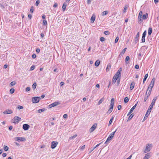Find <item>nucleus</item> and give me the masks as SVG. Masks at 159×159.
Listing matches in <instances>:
<instances>
[{
    "label": "nucleus",
    "instance_id": "17",
    "mask_svg": "<svg viewBox=\"0 0 159 159\" xmlns=\"http://www.w3.org/2000/svg\"><path fill=\"white\" fill-rule=\"evenodd\" d=\"M122 71L121 68H120L118 70V71L116 72L115 75L120 77V73Z\"/></svg>",
    "mask_w": 159,
    "mask_h": 159
},
{
    "label": "nucleus",
    "instance_id": "4",
    "mask_svg": "<svg viewBox=\"0 0 159 159\" xmlns=\"http://www.w3.org/2000/svg\"><path fill=\"white\" fill-rule=\"evenodd\" d=\"M40 98L39 97H33L32 99V102L34 103H37L40 100Z\"/></svg>",
    "mask_w": 159,
    "mask_h": 159
},
{
    "label": "nucleus",
    "instance_id": "41",
    "mask_svg": "<svg viewBox=\"0 0 159 159\" xmlns=\"http://www.w3.org/2000/svg\"><path fill=\"white\" fill-rule=\"evenodd\" d=\"M104 34L106 35H108L110 34V32L108 31H106L104 32Z\"/></svg>",
    "mask_w": 159,
    "mask_h": 159
},
{
    "label": "nucleus",
    "instance_id": "49",
    "mask_svg": "<svg viewBox=\"0 0 159 159\" xmlns=\"http://www.w3.org/2000/svg\"><path fill=\"white\" fill-rule=\"evenodd\" d=\"M43 25H45L47 24V22L46 20H44L43 22Z\"/></svg>",
    "mask_w": 159,
    "mask_h": 159
},
{
    "label": "nucleus",
    "instance_id": "32",
    "mask_svg": "<svg viewBox=\"0 0 159 159\" xmlns=\"http://www.w3.org/2000/svg\"><path fill=\"white\" fill-rule=\"evenodd\" d=\"M111 65L110 64H108L107 65V66L106 69V70L107 71H108L111 68Z\"/></svg>",
    "mask_w": 159,
    "mask_h": 159
},
{
    "label": "nucleus",
    "instance_id": "64",
    "mask_svg": "<svg viewBox=\"0 0 159 159\" xmlns=\"http://www.w3.org/2000/svg\"><path fill=\"white\" fill-rule=\"evenodd\" d=\"M7 154L6 153H3L2 156L3 157H6L7 156Z\"/></svg>",
    "mask_w": 159,
    "mask_h": 159
},
{
    "label": "nucleus",
    "instance_id": "19",
    "mask_svg": "<svg viewBox=\"0 0 159 159\" xmlns=\"http://www.w3.org/2000/svg\"><path fill=\"white\" fill-rule=\"evenodd\" d=\"M134 85L135 84L134 82H132L131 83L130 87V90H132L134 89Z\"/></svg>",
    "mask_w": 159,
    "mask_h": 159
},
{
    "label": "nucleus",
    "instance_id": "21",
    "mask_svg": "<svg viewBox=\"0 0 159 159\" xmlns=\"http://www.w3.org/2000/svg\"><path fill=\"white\" fill-rule=\"evenodd\" d=\"M66 6L67 5L66 3L64 2L63 3L62 7V10L63 11H64L65 10L66 8Z\"/></svg>",
    "mask_w": 159,
    "mask_h": 159
},
{
    "label": "nucleus",
    "instance_id": "13",
    "mask_svg": "<svg viewBox=\"0 0 159 159\" xmlns=\"http://www.w3.org/2000/svg\"><path fill=\"white\" fill-rule=\"evenodd\" d=\"M30 127V125H29L26 124H24L23 125V128L25 130H28Z\"/></svg>",
    "mask_w": 159,
    "mask_h": 159
},
{
    "label": "nucleus",
    "instance_id": "9",
    "mask_svg": "<svg viewBox=\"0 0 159 159\" xmlns=\"http://www.w3.org/2000/svg\"><path fill=\"white\" fill-rule=\"evenodd\" d=\"M146 31L145 30L142 36V42L144 43L145 42V37L146 34Z\"/></svg>",
    "mask_w": 159,
    "mask_h": 159
},
{
    "label": "nucleus",
    "instance_id": "38",
    "mask_svg": "<svg viewBox=\"0 0 159 159\" xmlns=\"http://www.w3.org/2000/svg\"><path fill=\"white\" fill-rule=\"evenodd\" d=\"M15 91V89H11L10 90V92L12 94L14 93Z\"/></svg>",
    "mask_w": 159,
    "mask_h": 159
},
{
    "label": "nucleus",
    "instance_id": "47",
    "mask_svg": "<svg viewBox=\"0 0 159 159\" xmlns=\"http://www.w3.org/2000/svg\"><path fill=\"white\" fill-rule=\"evenodd\" d=\"M135 107L133 106L131 109L129 111H130V112H132L133 111H134V110L135 109Z\"/></svg>",
    "mask_w": 159,
    "mask_h": 159
},
{
    "label": "nucleus",
    "instance_id": "36",
    "mask_svg": "<svg viewBox=\"0 0 159 159\" xmlns=\"http://www.w3.org/2000/svg\"><path fill=\"white\" fill-rule=\"evenodd\" d=\"M129 100V99L127 97L125 98H124V101L125 103H127L128 102Z\"/></svg>",
    "mask_w": 159,
    "mask_h": 159
},
{
    "label": "nucleus",
    "instance_id": "11",
    "mask_svg": "<svg viewBox=\"0 0 159 159\" xmlns=\"http://www.w3.org/2000/svg\"><path fill=\"white\" fill-rule=\"evenodd\" d=\"M157 99V97H154L153 98V99L152 100V102L149 106V107L152 108L153 106L154 105Z\"/></svg>",
    "mask_w": 159,
    "mask_h": 159
},
{
    "label": "nucleus",
    "instance_id": "34",
    "mask_svg": "<svg viewBox=\"0 0 159 159\" xmlns=\"http://www.w3.org/2000/svg\"><path fill=\"white\" fill-rule=\"evenodd\" d=\"M114 118V116H112L111 117V119L109 121V124H108L109 126L112 123V120H113Z\"/></svg>",
    "mask_w": 159,
    "mask_h": 159
},
{
    "label": "nucleus",
    "instance_id": "10",
    "mask_svg": "<svg viewBox=\"0 0 159 159\" xmlns=\"http://www.w3.org/2000/svg\"><path fill=\"white\" fill-rule=\"evenodd\" d=\"M97 126V124H94L90 128L89 130V132L90 133L93 132L96 128Z\"/></svg>",
    "mask_w": 159,
    "mask_h": 159
},
{
    "label": "nucleus",
    "instance_id": "39",
    "mask_svg": "<svg viewBox=\"0 0 159 159\" xmlns=\"http://www.w3.org/2000/svg\"><path fill=\"white\" fill-rule=\"evenodd\" d=\"M126 49H127V48H124L122 50V52H121L120 53H121V54H122L123 55L124 54V53H125V52Z\"/></svg>",
    "mask_w": 159,
    "mask_h": 159
},
{
    "label": "nucleus",
    "instance_id": "54",
    "mask_svg": "<svg viewBox=\"0 0 159 159\" xmlns=\"http://www.w3.org/2000/svg\"><path fill=\"white\" fill-rule=\"evenodd\" d=\"M32 57L33 58H34V59L36 57V55L35 54H33L32 55Z\"/></svg>",
    "mask_w": 159,
    "mask_h": 159
},
{
    "label": "nucleus",
    "instance_id": "18",
    "mask_svg": "<svg viewBox=\"0 0 159 159\" xmlns=\"http://www.w3.org/2000/svg\"><path fill=\"white\" fill-rule=\"evenodd\" d=\"M139 35V32H138L137 33V34H136L135 38V41L136 42V43L137 42H138V41Z\"/></svg>",
    "mask_w": 159,
    "mask_h": 159
},
{
    "label": "nucleus",
    "instance_id": "5",
    "mask_svg": "<svg viewBox=\"0 0 159 159\" xmlns=\"http://www.w3.org/2000/svg\"><path fill=\"white\" fill-rule=\"evenodd\" d=\"M21 118L18 116H15L13 120V122L14 123H18L20 120Z\"/></svg>",
    "mask_w": 159,
    "mask_h": 159
},
{
    "label": "nucleus",
    "instance_id": "50",
    "mask_svg": "<svg viewBox=\"0 0 159 159\" xmlns=\"http://www.w3.org/2000/svg\"><path fill=\"white\" fill-rule=\"evenodd\" d=\"M142 16H143V12L142 11H140L139 12V17H140Z\"/></svg>",
    "mask_w": 159,
    "mask_h": 159
},
{
    "label": "nucleus",
    "instance_id": "44",
    "mask_svg": "<svg viewBox=\"0 0 159 159\" xmlns=\"http://www.w3.org/2000/svg\"><path fill=\"white\" fill-rule=\"evenodd\" d=\"M148 114H145V116L143 119V121H144V120H145L147 119V118L148 117Z\"/></svg>",
    "mask_w": 159,
    "mask_h": 159
},
{
    "label": "nucleus",
    "instance_id": "7",
    "mask_svg": "<svg viewBox=\"0 0 159 159\" xmlns=\"http://www.w3.org/2000/svg\"><path fill=\"white\" fill-rule=\"evenodd\" d=\"M15 140L17 141H24L26 140V139L24 137H16L15 138Z\"/></svg>",
    "mask_w": 159,
    "mask_h": 159
},
{
    "label": "nucleus",
    "instance_id": "16",
    "mask_svg": "<svg viewBox=\"0 0 159 159\" xmlns=\"http://www.w3.org/2000/svg\"><path fill=\"white\" fill-rule=\"evenodd\" d=\"M151 154L150 153H148L146 154L143 159H148L151 157Z\"/></svg>",
    "mask_w": 159,
    "mask_h": 159
},
{
    "label": "nucleus",
    "instance_id": "60",
    "mask_svg": "<svg viewBox=\"0 0 159 159\" xmlns=\"http://www.w3.org/2000/svg\"><path fill=\"white\" fill-rule=\"evenodd\" d=\"M148 89H147V92H146V94H145V95L147 96H148V97H149L150 95H149V94H148Z\"/></svg>",
    "mask_w": 159,
    "mask_h": 159
},
{
    "label": "nucleus",
    "instance_id": "55",
    "mask_svg": "<svg viewBox=\"0 0 159 159\" xmlns=\"http://www.w3.org/2000/svg\"><path fill=\"white\" fill-rule=\"evenodd\" d=\"M67 116V115L66 114H65L63 116V117L64 118H66Z\"/></svg>",
    "mask_w": 159,
    "mask_h": 159
},
{
    "label": "nucleus",
    "instance_id": "48",
    "mask_svg": "<svg viewBox=\"0 0 159 159\" xmlns=\"http://www.w3.org/2000/svg\"><path fill=\"white\" fill-rule=\"evenodd\" d=\"M148 97H148V96H147L145 95V97H144V101L145 102L147 100L148 98Z\"/></svg>",
    "mask_w": 159,
    "mask_h": 159
},
{
    "label": "nucleus",
    "instance_id": "30",
    "mask_svg": "<svg viewBox=\"0 0 159 159\" xmlns=\"http://www.w3.org/2000/svg\"><path fill=\"white\" fill-rule=\"evenodd\" d=\"M46 109L45 108H43L41 109H39L38 110V112L41 113L42 112H43L45 111Z\"/></svg>",
    "mask_w": 159,
    "mask_h": 159
},
{
    "label": "nucleus",
    "instance_id": "15",
    "mask_svg": "<svg viewBox=\"0 0 159 159\" xmlns=\"http://www.w3.org/2000/svg\"><path fill=\"white\" fill-rule=\"evenodd\" d=\"M119 77H120L118 76L115 75L113 79L112 82L114 83H115L116 80L119 79Z\"/></svg>",
    "mask_w": 159,
    "mask_h": 159
},
{
    "label": "nucleus",
    "instance_id": "57",
    "mask_svg": "<svg viewBox=\"0 0 159 159\" xmlns=\"http://www.w3.org/2000/svg\"><path fill=\"white\" fill-rule=\"evenodd\" d=\"M30 87H27L26 88V91L27 92L29 91L30 90Z\"/></svg>",
    "mask_w": 159,
    "mask_h": 159
},
{
    "label": "nucleus",
    "instance_id": "40",
    "mask_svg": "<svg viewBox=\"0 0 159 159\" xmlns=\"http://www.w3.org/2000/svg\"><path fill=\"white\" fill-rule=\"evenodd\" d=\"M16 84V83L15 81H13L10 84L11 86H13L15 85Z\"/></svg>",
    "mask_w": 159,
    "mask_h": 159
},
{
    "label": "nucleus",
    "instance_id": "8",
    "mask_svg": "<svg viewBox=\"0 0 159 159\" xmlns=\"http://www.w3.org/2000/svg\"><path fill=\"white\" fill-rule=\"evenodd\" d=\"M60 104V102H56L52 104L49 105L48 106L49 108H51L52 107H55Z\"/></svg>",
    "mask_w": 159,
    "mask_h": 159
},
{
    "label": "nucleus",
    "instance_id": "37",
    "mask_svg": "<svg viewBox=\"0 0 159 159\" xmlns=\"http://www.w3.org/2000/svg\"><path fill=\"white\" fill-rule=\"evenodd\" d=\"M4 150L6 151H8L9 150V147L7 146H4Z\"/></svg>",
    "mask_w": 159,
    "mask_h": 159
},
{
    "label": "nucleus",
    "instance_id": "26",
    "mask_svg": "<svg viewBox=\"0 0 159 159\" xmlns=\"http://www.w3.org/2000/svg\"><path fill=\"white\" fill-rule=\"evenodd\" d=\"M148 34L149 35H151L152 32V29L151 27H150L148 30Z\"/></svg>",
    "mask_w": 159,
    "mask_h": 159
},
{
    "label": "nucleus",
    "instance_id": "28",
    "mask_svg": "<svg viewBox=\"0 0 159 159\" xmlns=\"http://www.w3.org/2000/svg\"><path fill=\"white\" fill-rule=\"evenodd\" d=\"M134 116V115L133 114H131L129 116L127 121H128L129 120H130Z\"/></svg>",
    "mask_w": 159,
    "mask_h": 159
},
{
    "label": "nucleus",
    "instance_id": "52",
    "mask_svg": "<svg viewBox=\"0 0 159 159\" xmlns=\"http://www.w3.org/2000/svg\"><path fill=\"white\" fill-rule=\"evenodd\" d=\"M118 40H119V37H117L115 40V43L117 42Z\"/></svg>",
    "mask_w": 159,
    "mask_h": 159
},
{
    "label": "nucleus",
    "instance_id": "20",
    "mask_svg": "<svg viewBox=\"0 0 159 159\" xmlns=\"http://www.w3.org/2000/svg\"><path fill=\"white\" fill-rule=\"evenodd\" d=\"M138 22L139 23H141L143 21V16H142L140 17H139V16H138Z\"/></svg>",
    "mask_w": 159,
    "mask_h": 159
},
{
    "label": "nucleus",
    "instance_id": "51",
    "mask_svg": "<svg viewBox=\"0 0 159 159\" xmlns=\"http://www.w3.org/2000/svg\"><path fill=\"white\" fill-rule=\"evenodd\" d=\"M105 38L103 37H101L100 38V40L101 42H103L105 41Z\"/></svg>",
    "mask_w": 159,
    "mask_h": 159
},
{
    "label": "nucleus",
    "instance_id": "14",
    "mask_svg": "<svg viewBox=\"0 0 159 159\" xmlns=\"http://www.w3.org/2000/svg\"><path fill=\"white\" fill-rule=\"evenodd\" d=\"M13 112L11 110L7 109L3 112V113L5 114H11Z\"/></svg>",
    "mask_w": 159,
    "mask_h": 159
},
{
    "label": "nucleus",
    "instance_id": "27",
    "mask_svg": "<svg viewBox=\"0 0 159 159\" xmlns=\"http://www.w3.org/2000/svg\"><path fill=\"white\" fill-rule=\"evenodd\" d=\"M129 57L128 56H127L125 58V63L126 64H127L128 63H129V62L128 61H129Z\"/></svg>",
    "mask_w": 159,
    "mask_h": 159
},
{
    "label": "nucleus",
    "instance_id": "61",
    "mask_svg": "<svg viewBox=\"0 0 159 159\" xmlns=\"http://www.w3.org/2000/svg\"><path fill=\"white\" fill-rule=\"evenodd\" d=\"M154 0V3L156 4L159 1V0Z\"/></svg>",
    "mask_w": 159,
    "mask_h": 159
},
{
    "label": "nucleus",
    "instance_id": "24",
    "mask_svg": "<svg viewBox=\"0 0 159 159\" xmlns=\"http://www.w3.org/2000/svg\"><path fill=\"white\" fill-rule=\"evenodd\" d=\"M148 14L146 13L145 14H144L143 15V19L144 20L146 19L148 17Z\"/></svg>",
    "mask_w": 159,
    "mask_h": 159
},
{
    "label": "nucleus",
    "instance_id": "42",
    "mask_svg": "<svg viewBox=\"0 0 159 159\" xmlns=\"http://www.w3.org/2000/svg\"><path fill=\"white\" fill-rule=\"evenodd\" d=\"M36 85H37V84H36V83H34L32 85L33 88L34 89H35L36 88Z\"/></svg>",
    "mask_w": 159,
    "mask_h": 159
},
{
    "label": "nucleus",
    "instance_id": "45",
    "mask_svg": "<svg viewBox=\"0 0 159 159\" xmlns=\"http://www.w3.org/2000/svg\"><path fill=\"white\" fill-rule=\"evenodd\" d=\"M17 108L19 109H21L23 108V107L22 106L19 105L17 107Z\"/></svg>",
    "mask_w": 159,
    "mask_h": 159
},
{
    "label": "nucleus",
    "instance_id": "31",
    "mask_svg": "<svg viewBox=\"0 0 159 159\" xmlns=\"http://www.w3.org/2000/svg\"><path fill=\"white\" fill-rule=\"evenodd\" d=\"M77 136V135L75 134L73 136L70 137L69 138V140L73 139H74V138H76Z\"/></svg>",
    "mask_w": 159,
    "mask_h": 159
},
{
    "label": "nucleus",
    "instance_id": "6",
    "mask_svg": "<svg viewBox=\"0 0 159 159\" xmlns=\"http://www.w3.org/2000/svg\"><path fill=\"white\" fill-rule=\"evenodd\" d=\"M155 81V78H153L152 81L151 82V83L149 85V86L148 89H150H150H152V88L153 87L154 84V82Z\"/></svg>",
    "mask_w": 159,
    "mask_h": 159
},
{
    "label": "nucleus",
    "instance_id": "29",
    "mask_svg": "<svg viewBox=\"0 0 159 159\" xmlns=\"http://www.w3.org/2000/svg\"><path fill=\"white\" fill-rule=\"evenodd\" d=\"M152 109V108H151L150 107H149V108L148 109V110L146 113V114H148V115H149L150 114Z\"/></svg>",
    "mask_w": 159,
    "mask_h": 159
},
{
    "label": "nucleus",
    "instance_id": "33",
    "mask_svg": "<svg viewBox=\"0 0 159 159\" xmlns=\"http://www.w3.org/2000/svg\"><path fill=\"white\" fill-rule=\"evenodd\" d=\"M148 74H146L145 75L144 77V78H143V83L146 80L147 78V77H148Z\"/></svg>",
    "mask_w": 159,
    "mask_h": 159
},
{
    "label": "nucleus",
    "instance_id": "3",
    "mask_svg": "<svg viewBox=\"0 0 159 159\" xmlns=\"http://www.w3.org/2000/svg\"><path fill=\"white\" fill-rule=\"evenodd\" d=\"M152 148V144H148L146 145V146L145 150L143 152L144 153H146L149 152Z\"/></svg>",
    "mask_w": 159,
    "mask_h": 159
},
{
    "label": "nucleus",
    "instance_id": "56",
    "mask_svg": "<svg viewBox=\"0 0 159 159\" xmlns=\"http://www.w3.org/2000/svg\"><path fill=\"white\" fill-rule=\"evenodd\" d=\"M40 50L39 48H37L36 50V52L39 53V52H40Z\"/></svg>",
    "mask_w": 159,
    "mask_h": 159
},
{
    "label": "nucleus",
    "instance_id": "58",
    "mask_svg": "<svg viewBox=\"0 0 159 159\" xmlns=\"http://www.w3.org/2000/svg\"><path fill=\"white\" fill-rule=\"evenodd\" d=\"M139 68V65H136L135 66V68L136 69H138Z\"/></svg>",
    "mask_w": 159,
    "mask_h": 159
},
{
    "label": "nucleus",
    "instance_id": "1",
    "mask_svg": "<svg viewBox=\"0 0 159 159\" xmlns=\"http://www.w3.org/2000/svg\"><path fill=\"white\" fill-rule=\"evenodd\" d=\"M114 103V99L113 98H112L111 100V102L110 104V107L107 111V113H110L112 111Z\"/></svg>",
    "mask_w": 159,
    "mask_h": 159
},
{
    "label": "nucleus",
    "instance_id": "35",
    "mask_svg": "<svg viewBox=\"0 0 159 159\" xmlns=\"http://www.w3.org/2000/svg\"><path fill=\"white\" fill-rule=\"evenodd\" d=\"M108 13V12L107 11H103L102 13V16H104L105 15H107Z\"/></svg>",
    "mask_w": 159,
    "mask_h": 159
},
{
    "label": "nucleus",
    "instance_id": "25",
    "mask_svg": "<svg viewBox=\"0 0 159 159\" xmlns=\"http://www.w3.org/2000/svg\"><path fill=\"white\" fill-rule=\"evenodd\" d=\"M104 98H102L101 99L99 100L98 103V105H100L104 100Z\"/></svg>",
    "mask_w": 159,
    "mask_h": 159
},
{
    "label": "nucleus",
    "instance_id": "22",
    "mask_svg": "<svg viewBox=\"0 0 159 159\" xmlns=\"http://www.w3.org/2000/svg\"><path fill=\"white\" fill-rule=\"evenodd\" d=\"M95 16L94 15H93L91 18V22L92 23H93L95 21Z\"/></svg>",
    "mask_w": 159,
    "mask_h": 159
},
{
    "label": "nucleus",
    "instance_id": "53",
    "mask_svg": "<svg viewBox=\"0 0 159 159\" xmlns=\"http://www.w3.org/2000/svg\"><path fill=\"white\" fill-rule=\"evenodd\" d=\"M34 66H31V67H30V70H34Z\"/></svg>",
    "mask_w": 159,
    "mask_h": 159
},
{
    "label": "nucleus",
    "instance_id": "12",
    "mask_svg": "<svg viewBox=\"0 0 159 159\" xmlns=\"http://www.w3.org/2000/svg\"><path fill=\"white\" fill-rule=\"evenodd\" d=\"M58 144L57 142L53 141L52 142L51 148L52 149L55 148Z\"/></svg>",
    "mask_w": 159,
    "mask_h": 159
},
{
    "label": "nucleus",
    "instance_id": "43",
    "mask_svg": "<svg viewBox=\"0 0 159 159\" xmlns=\"http://www.w3.org/2000/svg\"><path fill=\"white\" fill-rule=\"evenodd\" d=\"M34 7L33 6H32L30 8V11L31 13H32L34 11Z\"/></svg>",
    "mask_w": 159,
    "mask_h": 159
},
{
    "label": "nucleus",
    "instance_id": "59",
    "mask_svg": "<svg viewBox=\"0 0 159 159\" xmlns=\"http://www.w3.org/2000/svg\"><path fill=\"white\" fill-rule=\"evenodd\" d=\"M152 89H150L149 90V91L148 92V94L150 95L151 93V92Z\"/></svg>",
    "mask_w": 159,
    "mask_h": 159
},
{
    "label": "nucleus",
    "instance_id": "2",
    "mask_svg": "<svg viewBox=\"0 0 159 159\" xmlns=\"http://www.w3.org/2000/svg\"><path fill=\"white\" fill-rule=\"evenodd\" d=\"M116 130H117V129H116L114 132L111 133L109 135V137L107 139V140L105 143V144H107V142H109V141H110V140H111L112 139L114 135L116 133Z\"/></svg>",
    "mask_w": 159,
    "mask_h": 159
},
{
    "label": "nucleus",
    "instance_id": "46",
    "mask_svg": "<svg viewBox=\"0 0 159 159\" xmlns=\"http://www.w3.org/2000/svg\"><path fill=\"white\" fill-rule=\"evenodd\" d=\"M40 3V1L39 0H37L36 1L35 3V5L36 6H38L39 3Z\"/></svg>",
    "mask_w": 159,
    "mask_h": 159
},
{
    "label": "nucleus",
    "instance_id": "23",
    "mask_svg": "<svg viewBox=\"0 0 159 159\" xmlns=\"http://www.w3.org/2000/svg\"><path fill=\"white\" fill-rule=\"evenodd\" d=\"M100 63V61L98 60L96 61L95 62V66H96L97 67L99 66V65Z\"/></svg>",
    "mask_w": 159,
    "mask_h": 159
},
{
    "label": "nucleus",
    "instance_id": "62",
    "mask_svg": "<svg viewBox=\"0 0 159 159\" xmlns=\"http://www.w3.org/2000/svg\"><path fill=\"white\" fill-rule=\"evenodd\" d=\"M117 108L119 110H120L121 108V105H118V106Z\"/></svg>",
    "mask_w": 159,
    "mask_h": 159
},
{
    "label": "nucleus",
    "instance_id": "63",
    "mask_svg": "<svg viewBox=\"0 0 159 159\" xmlns=\"http://www.w3.org/2000/svg\"><path fill=\"white\" fill-rule=\"evenodd\" d=\"M28 17L30 19H31L32 17V16L31 14H29L28 15Z\"/></svg>",
    "mask_w": 159,
    "mask_h": 159
}]
</instances>
